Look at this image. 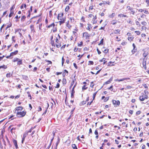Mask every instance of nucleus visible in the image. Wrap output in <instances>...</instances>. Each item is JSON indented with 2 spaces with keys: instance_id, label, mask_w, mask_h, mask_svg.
<instances>
[{
  "instance_id": "1",
  "label": "nucleus",
  "mask_w": 149,
  "mask_h": 149,
  "mask_svg": "<svg viewBox=\"0 0 149 149\" xmlns=\"http://www.w3.org/2000/svg\"><path fill=\"white\" fill-rule=\"evenodd\" d=\"M63 13L61 14H59L58 15L57 18L58 20H60L59 21L60 25L64 23L65 20V18H63Z\"/></svg>"
},
{
  "instance_id": "2",
  "label": "nucleus",
  "mask_w": 149,
  "mask_h": 149,
  "mask_svg": "<svg viewBox=\"0 0 149 149\" xmlns=\"http://www.w3.org/2000/svg\"><path fill=\"white\" fill-rule=\"evenodd\" d=\"M26 112L23 111L22 112H17V116L19 118L23 117L25 115Z\"/></svg>"
},
{
  "instance_id": "3",
  "label": "nucleus",
  "mask_w": 149,
  "mask_h": 149,
  "mask_svg": "<svg viewBox=\"0 0 149 149\" xmlns=\"http://www.w3.org/2000/svg\"><path fill=\"white\" fill-rule=\"evenodd\" d=\"M148 96L146 95H143L139 97V99L141 101H143L145 99H148Z\"/></svg>"
},
{
  "instance_id": "4",
  "label": "nucleus",
  "mask_w": 149,
  "mask_h": 149,
  "mask_svg": "<svg viewBox=\"0 0 149 149\" xmlns=\"http://www.w3.org/2000/svg\"><path fill=\"white\" fill-rule=\"evenodd\" d=\"M127 8L128 10H130L133 15H134L135 13V12L134 10V8L131 7L130 6H127Z\"/></svg>"
},
{
  "instance_id": "5",
  "label": "nucleus",
  "mask_w": 149,
  "mask_h": 149,
  "mask_svg": "<svg viewBox=\"0 0 149 149\" xmlns=\"http://www.w3.org/2000/svg\"><path fill=\"white\" fill-rule=\"evenodd\" d=\"M83 37H85L86 39H88L89 37V34L87 32H85L83 33Z\"/></svg>"
},
{
  "instance_id": "6",
  "label": "nucleus",
  "mask_w": 149,
  "mask_h": 149,
  "mask_svg": "<svg viewBox=\"0 0 149 149\" xmlns=\"http://www.w3.org/2000/svg\"><path fill=\"white\" fill-rule=\"evenodd\" d=\"M112 103L113 104H117V105H119L120 104V102L119 100H112Z\"/></svg>"
},
{
  "instance_id": "7",
  "label": "nucleus",
  "mask_w": 149,
  "mask_h": 149,
  "mask_svg": "<svg viewBox=\"0 0 149 149\" xmlns=\"http://www.w3.org/2000/svg\"><path fill=\"white\" fill-rule=\"evenodd\" d=\"M13 143L14 145H15V147L17 149H18V145L17 144V141L15 139H13Z\"/></svg>"
},
{
  "instance_id": "8",
  "label": "nucleus",
  "mask_w": 149,
  "mask_h": 149,
  "mask_svg": "<svg viewBox=\"0 0 149 149\" xmlns=\"http://www.w3.org/2000/svg\"><path fill=\"white\" fill-rule=\"evenodd\" d=\"M130 78H123L122 79H117L116 80V81H118L119 82L121 81H123L124 80H127L128 79H130Z\"/></svg>"
},
{
  "instance_id": "9",
  "label": "nucleus",
  "mask_w": 149,
  "mask_h": 149,
  "mask_svg": "<svg viewBox=\"0 0 149 149\" xmlns=\"http://www.w3.org/2000/svg\"><path fill=\"white\" fill-rule=\"evenodd\" d=\"M146 60V58H144L143 59V67L145 69H146V61L145 60Z\"/></svg>"
},
{
  "instance_id": "10",
  "label": "nucleus",
  "mask_w": 149,
  "mask_h": 149,
  "mask_svg": "<svg viewBox=\"0 0 149 149\" xmlns=\"http://www.w3.org/2000/svg\"><path fill=\"white\" fill-rule=\"evenodd\" d=\"M32 6H31L30 8V9L29 10L28 12L29 14L27 16V17L28 18H29V17H30V15H31L30 12H31L32 11Z\"/></svg>"
},
{
  "instance_id": "11",
  "label": "nucleus",
  "mask_w": 149,
  "mask_h": 149,
  "mask_svg": "<svg viewBox=\"0 0 149 149\" xmlns=\"http://www.w3.org/2000/svg\"><path fill=\"white\" fill-rule=\"evenodd\" d=\"M23 109V108L22 107H17L15 111V112L17 111V112H19V111H22Z\"/></svg>"
},
{
  "instance_id": "12",
  "label": "nucleus",
  "mask_w": 149,
  "mask_h": 149,
  "mask_svg": "<svg viewBox=\"0 0 149 149\" xmlns=\"http://www.w3.org/2000/svg\"><path fill=\"white\" fill-rule=\"evenodd\" d=\"M18 52V51L17 50H16L14 52H11L10 54V56H13L14 55H16L17 54Z\"/></svg>"
},
{
  "instance_id": "13",
  "label": "nucleus",
  "mask_w": 149,
  "mask_h": 149,
  "mask_svg": "<svg viewBox=\"0 0 149 149\" xmlns=\"http://www.w3.org/2000/svg\"><path fill=\"white\" fill-rule=\"evenodd\" d=\"M120 30L119 29H117L114 31V33L115 34H119L120 33Z\"/></svg>"
},
{
  "instance_id": "14",
  "label": "nucleus",
  "mask_w": 149,
  "mask_h": 149,
  "mask_svg": "<svg viewBox=\"0 0 149 149\" xmlns=\"http://www.w3.org/2000/svg\"><path fill=\"white\" fill-rule=\"evenodd\" d=\"M62 82L63 84V85H64L66 84V83H67L66 79L64 78H63V79Z\"/></svg>"
},
{
  "instance_id": "15",
  "label": "nucleus",
  "mask_w": 149,
  "mask_h": 149,
  "mask_svg": "<svg viewBox=\"0 0 149 149\" xmlns=\"http://www.w3.org/2000/svg\"><path fill=\"white\" fill-rule=\"evenodd\" d=\"M22 60L19 59V61H18L17 63V64L19 65H22Z\"/></svg>"
},
{
  "instance_id": "16",
  "label": "nucleus",
  "mask_w": 149,
  "mask_h": 149,
  "mask_svg": "<svg viewBox=\"0 0 149 149\" xmlns=\"http://www.w3.org/2000/svg\"><path fill=\"white\" fill-rule=\"evenodd\" d=\"M24 7L25 8H26V5L25 4H22L20 7V8L21 9H22Z\"/></svg>"
},
{
  "instance_id": "17",
  "label": "nucleus",
  "mask_w": 149,
  "mask_h": 149,
  "mask_svg": "<svg viewBox=\"0 0 149 149\" xmlns=\"http://www.w3.org/2000/svg\"><path fill=\"white\" fill-rule=\"evenodd\" d=\"M76 80L75 79H73L72 81L70 86V88H71L72 86L73 85L74 83V81Z\"/></svg>"
},
{
  "instance_id": "18",
  "label": "nucleus",
  "mask_w": 149,
  "mask_h": 149,
  "mask_svg": "<svg viewBox=\"0 0 149 149\" xmlns=\"http://www.w3.org/2000/svg\"><path fill=\"white\" fill-rule=\"evenodd\" d=\"M118 16H120V17H128L126 15H125L124 14H120Z\"/></svg>"
},
{
  "instance_id": "19",
  "label": "nucleus",
  "mask_w": 149,
  "mask_h": 149,
  "mask_svg": "<svg viewBox=\"0 0 149 149\" xmlns=\"http://www.w3.org/2000/svg\"><path fill=\"white\" fill-rule=\"evenodd\" d=\"M19 59H19L17 58H15L13 59V61L14 62H16V61L18 62Z\"/></svg>"
},
{
  "instance_id": "20",
  "label": "nucleus",
  "mask_w": 149,
  "mask_h": 149,
  "mask_svg": "<svg viewBox=\"0 0 149 149\" xmlns=\"http://www.w3.org/2000/svg\"><path fill=\"white\" fill-rule=\"evenodd\" d=\"M7 68V67L5 65H3L2 66H0V69L1 68H3L4 69H6Z\"/></svg>"
},
{
  "instance_id": "21",
  "label": "nucleus",
  "mask_w": 149,
  "mask_h": 149,
  "mask_svg": "<svg viewBox=\"0 0 149 149\" xmlns=\"http://www.w3.org/2000/svg\"><path fill=\"white\" fill-rule=\"evenodd\" d=\"M69 21H68L67 23L66 24V26L68 27L69 29H70L71 27V26L69 24Z\"/></svg>"
},
{
  "instance_id": "22",
  "label": "nucleus",
  "mask_w": 149,
  "mask_h": 149,
  "mask_svg": "<svg viewBox=\"0 0 149 149\" xmlns=\"http://www.w3.org/2000/svg\"><path fill=\"white\" fill-rule=\"evenodd\" d=\"M132 46L133 47V48H134V49L133 50H132V52H136V49H134L135 48V45L134 44V43H133L132 45Z\"/></svg>"
},
{
  "instance_id": "23",
  "label": "nucleus",
  "mask_w": 149,
  "mask_h": 149,
  "mask_svg": "<svg viewBox=\"0 0 149 149\" xmlns=\"http://www.w3.org/2000/svg\"><path fill=\"white\" fill-rule=\"evenodd\" d=\"M72 147L73 149H78L75 144H72Z\"/></svg>"
},
{
  "instance_id": "24",
  "label": "nucleus",
  "mask_w": 149,
  "mask_h": 149,
  "mask_svg": "<svg viewBox=\"0 0 149 149\" xmlns=\"http://www.w3.org/2000/svg\"><path fill=\"white\" fill-rule=\"evenodd\" d=\"M13 14H14L13 12V11L10 10V12L9 15V17H11L13 15Z\"/></svg>"
},
{
  "instance_id": "25",
  "label": "nucleus",
  "mask_w": 149,
  "mask_h": 149,
  "mask_svg": "<svg viewBox=\"0 0 149 149\" xmlns=\"http://www.w3.org/2000/svg\"><path fill=\"white\" fill-rule=\"evenodd\" d=\"M54 25H55V24H54V23H53L52 24H51L48 26L47 27L48 28H50L52 27V26H54Z\"/></svg>"
},
{
  "instance_id": "26",
  "label": "nucleus",
  "mask_w": 149,
  "mask_h": 149,
  "mask_svg": "<svg viewBox=\"0 0 149 149\" xmlns=\"http://www.w3.org/2000/svg\"><path fill=\"white\" fill-rule=\"evenodd\" d=\"M12 74H11L10 73L7 74L6 75V77H9L12 76Z\"/></svg>"
},
{
  "instance_id": "27",
  "label": "nucleus",
  "mask_w": 149,
  "mask_h": 149,
  "mask_svg": "<svg viewBox=\"0 0 149 149\" xmlns=\"http://www.w3.org/2000/svg\"><path fill=\"white\" fill-rule=\"evenodd\" d=\"M30 28L31 31H33L34 29V25H31L30 26Z\"/></svg>"
},
{
  "instance_id": "28",
  "label": "nucleus",
  "mask_w": 149,
  "mask_h": 149,
  "mask_svg": "<svg viewBox=\"0 0 149 149\" xmlns=\"http://www.w3.org/2000/svg\"><path fill=\"white\" fill-rule=\"evenodd\" d=\"M26 18V17L25 16H23L21 17V20L22 22H23Z\"/></svg>"
},
{
  "instance_id": "29",
  "label": "nucleus",
  "mask_w": 149,
  "mask_h": 149,
  "mask_svg": "<svg viewBox=\"0 0 149 149\" xmlns=\"http://www.w3.org/2000/svg\"><path fill=\"white\" fill-rule=\"evenodd\" d=\"M70 9V7L69 6H67L66 7L65 9V11L66 12H67Z\"/></svg>"
},
{
  "instance_id": "30",
  "label": "nucleus",
  "mask_w": 149,
  "mask_h": 149,
  "mask_svg": "<svg viewBox=\"0 0 149 149\" xmlns=\"http://www.w3.org/2000/svg\"><path fill=\"white\" fill-rule=\"evenodd\" d=\"M115 13H113L111 15H109V17L110 18L113 17L115 16Z\"/></svg>"
},
{
  "instance_id": "31",
  "label": "nucleus",
  "mask_w": 149,
  "mask_h": 149,
  "mask_svg": "<svg viewBox=\"0 0 149 149\" xmlns=\"http://www.w3.org/2000/svg\"><path fill=\"white\" fill-rule=\"evenodd\" d=\"M51 44L52 46H55V45L54 44V41L53 40H51Z\"/></svg>"
},
{
  "instance_id": "32",
  "label": "nucleus",
  "mask_w": 149,
  "mask_h": 149,
  "mask_svg": "<svg viewBox=\"0 0 149 149\" xmlns=\"http://www.w3.org/2000/svg\"><path fill=\"white\" fill-rule=\"evenodd\" d=\"M27 94H28V96L29 97H30V99L31 100V96L30 94V92L29 91H28L27 92Z\"/></svg>"
},
{
  "instance_id": "33",
  "label": "nucleus",
  "mask_w": 149,
  "mask_h": 149,
  "mask_svg": "<svg viewBox=\"0 0 149 149\" xmlns=\"http://www.w3.org/2000/svg\"><path fill=\"white\" fill-rule=\"evenodd\" d=\"M141 24L144 26L146 25L147 24L146 22L144 21H143L141 22Z\"/></svg>"
},
{
  "instance_id": "34",
  "label": "nucleus",
  "mask_w": 149,
  "mask_h": 149,
  "mask_svg": "<svg viewBox=\"0 0 149 149\" xmlns=\"http://www.w3.org/2000/svg\"><path fill=\"white\" fill-rule=\"evenodd\" d=\"M134 39L133 37H131L128 38V40L129 41H132Z\"/></svg>"
},
{
  "instance_id": "35",
  "label": "nucleus",
  "mask_w": 149,
  "mask_h": 149,
  "mask_svg": "<svg viewBox=\"0 0 149 149\" xmlns=\"http://www.w3.org/2000/svg\"><path fill=\"white\" fill-rule=\"evenodd\" d=\"M97 93V92L94 93L93 94V100L94 99H95V95H96V94Z\"/></svg>"
},
{
  "instance_id": "36",
  "label": "nucleus",
  "mask_w": 149,
  "mask_h": 149,
  "mask_svg": "<svg viewBox=\"0 0 149 149\" xmlns=\"http://www.w3.org/2000/svg\"><path fill=\"white\" fill-rule=\"evenodd\" d=\"M135 32L136 33L137 35H139L141 33L139 31H135Z\"/></svg>"
},
{
  "instance_id": "37",
  "label": "nucleus",
  "mask_w": 149,
  "mask_h": 149,
  "mask_svg": "<svg viewBox=\"0 0 149 149\" xmlns=\"http://www.w3.org/2000/svg\"><path fill=\"white\" fill-rule=\"evenodd\" d=\"M109 49H105L104 51H103V52L105 53H107L108 52Z\"/></svg>"
},
{
  "instance_id": "38",
  "label": "nucleus",
  "mask_w": 149,
  "mask_h": 149,
  "mask_svg": "<svg viewBox=\"0 0 149 149\" xmlns=\"http://www.w3.org/2000/svg\"><path fill=\"white\" fill-rule=\"evenodd\" d=\"M86 101H83L81 103V105H84L86 104Z\"/></svg>"
},
{
  "instance_id": "39",
  "label": "nucleus",
  "mask_w": 149,
  "mask_h": 149,
  "mask_svg": "<svg viewBox=\"0 0 149 149\" xmlns=\"http://www.w3.org/2000/svg\"><path fill=\"white\" fill-rule=\"evenodd\" d=\"M34 129V128H33V127H32L30 130L28 132H27L29 133V132H31L32 130Z\"/></svg>"
},
{
  "instance_id": "40",
  "label": "nucleus",
  "mask_w": 149,
  "mask_h": 149,
  "mask_svg": "<svg viewBox=\"0 0 149 149\" xmlns=\"http://www.w3.org/2000/svg\"><path fill=\"white\" fill-rule=\"evenodd\" d=\"M83 42H81L80 43H78V46H81L83 45Z\"/></svg>"
},
{
  "instance_id": "41",
  "label": "nucleus",
  "mask_w": 149,
  "mask_h": 149,
  "mask_svg": "<svg viewBox=\"0 0 149 149\" xmlns=\"http://www.w3.org/2000/svg\"><path fill=\"white\" fill-rule=\"evenodd\" d=\"M136 24L137 25H139V26H141V24H140L139 22L138 21H136Z\"/></svg>"
},
{
  "instance_id": "42",
  "label": "nucleus",
  "mask_w": 149,
  "mask_h": 149,
  "mask_svg": "<svg viewBox=\"0 0 149 149\" xmlns=\"http://www.w3.org/2000/svg\"><path fill=\"white\" fill-rule=\"evenodd\" d=\"M70 19L71 22H74V20L73 19V17H71L70 18Z\"/></svg>"
},
{
  "instance_id": "43",
  "label": "nucleus",
  "mask_w": 149,
  "mask_h": 149,
  "mask_svg": "<svg viewBox=\"0 0 149 149\" xmlns=\"http://www.w3.org/2000/svg\"><path fill=\"white\" fill-rule=\"evenodd\" d=\"M106 60L105 58H103L102 59L99 60L100 62H102V61H104Z\"/></svg>"
},
{
  "instance_id": "44",
  "label": "nucleus",
  "mask_w": 149,
  "mask_h": 149,
  "mask_svg": "<svg viewBox=\"0 0 149 149\" xmlns=\"http://www.w3.org/2000/svg\"><path fill=\"white\" fill-rule=\"evenodd\" d=\"M88 26L87 29L88 30H89L90 31V28L91 27V26H91L90 24H88Z\"/></svg>"
},
{
  "instance_id": "45",
  "label": "nucleus",
  "mask_w": 149,
  "mask_h": 149,
  "mask_svg": "<svg viewBox=\"0 0 149 149\" xmlns=\"http://www.w3.org/2000/svg\"><path fill=\"white\" fill-rule=\"evenodd\" d=\"M93 81L91 82L90 86V87L92 88H93L94 85V84H93Z\"/></svg>"
},
{
  "instance_id": "46",
  "label": "nucleus",
  "mask_w": 149,
  "mask_h": 149,
  "mask_svg": "<svg viewBox=\"0 0 149 149\" xmlns=\"http://www.w3.org/2000/svg\"><path fill=\"white\" fill-rule=\"evenodd\" d=\"M86 86L85 85H84L82 87V90H86L87 89V87H85Z\"/></svg>"
},
{
  "instance_id": "47",
  "label": "nucleus",
  "mask_w": 149,
  "mask_h": 149,
  "mask_svg": "<svg viewBox=\"0 0 149 149\" xmlns=\"http://www.w3.org/2000/svg\"><path fill=\"white\" fill-rule=\"evenodd\" d=\"M73 65H74V67L76 69H77L78 68V67L77 66V65L75 63H73Z\"/></svg>"
},
{
  "instance_id": "48",
  "label": "nucleus",
  "mask_w": 149,
  "mask_h": 149,
  "mask_svg": "<svg viewBox=\"0 0 149 149\" xmlns=\"http://www.w3.org/2000/svg\"><path fill=\"white\" fill-rule=\"evenodd\" d=\"M94 133H95V134L96 135H98V132L97 130H95Z\"/></svg>"
},
{
  "instance_id": "49",
  "label": "nucleus",
  "mask_w": 149,
  "mask_h": 149,
  "mask_svg": "<svg viewBox=\"0 0 149 149\" xmlns=\"http://www.w3.org/2000/svg\"><path fill=\"white\" fill-rule=\"evenodd\" d=\"M97 51L99 54H100L101 53V52L100 51L98 48L97 49Z\"/></svg>"
},
{
  "instance_id": "50",
  "label": "nucleus",
  "mask_w": 149,
  "mask_h": 149,
  "mask_svg": "<svg viewBox=\"0 0 149 149\" xmlns=\"http://www.w3.org/2000/svg\"><path fill=\"white\" fill-rule=\"evenodd\" d=\"M60 84L58 83H57L56 85V86L55 87L56 88H58L59 87Z\"/></svg>"
},
{
  "instance_id": "51",
  "label": "nucleus",
  "mask_w": 149,
  "mask_h": 149,
  "mask_svg": "<svg viewBox=\"0 0 149 149\" xmlns=\"http://www.w3.org/2000/svg\"><path fill=\"white\" fill-rule=\"evenodd\" d=\"M42 26V24L41 23L40 24L39 26V30H41V26Z\"/></svg>"
},
{
  "instance_id": "52",
  "label": "nucleus",
  "mask_w": 149,
  "mask_h": 149,
  "mask_svg": "<svg viewBox=\"0 0 149 149\" xmlns=\"http://www.w3.org/2000/svg\"><path fill=\"white\" fill-rule=\"evenodd\" d=\"M127 42H122L121 43L122 45H125L126 44Z\"/></svg>"
},
{
  "instance_id": "53",
  "label": "nucleus",
  "mask_w": 149,
  "mask_h": 149,
  "mask_svg": "<svg viewBox=\"0 0 149 149\" xmlns=\"http://www.w3.org/2000/svg\"><path fill=\"white\" fill-rule=\"evenodd\" d=\"M28 135V132H25V134H24L23 136H25V137H26V136Z\"/></svg>"
},
{
  "instance_id": "54",
  "label": "nucleus",
  "mask_w": 149,
  "mask_h": 149,
  "mask_svg": "<svg viewBox=\"0 0 149 149\" xmlns=\"http://www.w3.org/2000/svg\"><path fill=\"white\" fill-rule=\"evenodd\" d=\"M42 20V19H41V18H40L39 19L38 21H37V22L36 23V24H38V23L39 22H41Z\"/></svg>"
},
{
  "instance_id": "55",
  "label": "nucleus",
  "mask_w": 149,
  "mask_h": 149,
  "mask_svg": "<svg viewBox=\"0 0 149 149\" xmlns=\"http://www.w3.org/2000/svg\"><path fill=\"white\" fill-rule=\"evenodd\" d=\"M132 88V87L131 86H127L126 89H130V88Z\"/></svg>"
},
{
  "instance_id": "56",
  "label": "nucleus",
  "mask_w": 149,
  "mask_h": 149,
  "mask_svg": "<svg viewBox=\"0 0 149 149\" xmlns=\"http://www.w3.org/2000/svg\"><path fill=\"white\" fill-rule=\"evenodd\" d=\"M89 63H90L92 65H93L94 64V63L93 61H89L88 62Z\"/></svg>"
},
{
  "instance_id": "57",
  "label": "nucleus",
  "mask_w": 149,
  "mask_h": 149,
  "mask_svg": "<svg viewBox=\"0 0 149 149\" xmlns=\"http://www.w3.org/2000/svg\"><path fill=\"white\" fill-rule=\"evenodd\" d=\"M144 11V10H143L142 9H139V10H138V11L139 12H143Z\"/></svg>"
},
{
  "instance_id": "58",
  "label": "nucleus",
  "mask_w": 149,
  "mask_h": 149,
  "mask_svg": "<svg viewBox=\"0 0 149 149\" xmlns=\"http://www.w3.org/2000/svg\"><path fill=\"white\" fill-rule=\"evenodd\" d=\"M7 11H6L5 12H4L3 13V16H5L6 14L7 13Z\"/></svg>"
},
{
  "instance_id": "59",
  "label": "nucleus",
  "mask_w": 149,
  "mask_h": 149,
  "mask_svg": "<svg viewBox=\"0 0 149 149\" xmlns=\"http://www.w3.org/2000/svg\"><path fill=\"white\" fill-rule=\"evenodd\" d=\"M78 48H76V47H75L74 49V52H76L77 50H78Z\"/></svg>"
},
{
  "instance_id": "60",
  "label": "nucleus",
  "mask_w": 149,
  "mask_h": 149,
  "mask_svg": "<svg viewBox=\"0 0 149 149\" xmlns=\"http://www.w3.org/2000/svg\"><path fill=\"white\" fill-rule=\"evenodd\" d=\"M93 9V6H91L89 7V10H92Z\"/></svg>"
},
{
  "instance_id": "61",
  "label": "nucleus",
  "mask_w": 149,
  "mask_h": 149,
  "mask_svg": "<svg viewBox=\"0 0 149 149\" xmlns=\"http://www.w3.org/2000/svg\"><path fill=\"white\" fill-rule=\"evenodd\" d=\"M133 111L130 110L129 111V112L130 114H133Z\"/></svg>"
},
{
  "instance_id": "62",
  "label": "nucleus",
  "mask_w": 149,
  "mask_h": 149,
  "mask_svg": "<svg viewBox=\"0 0 149 149\" xmlns=\"http://www.w3.org/2000/svg\"><path fill=\"white\" fill-rule=\"evenodd\" d=\"M141 113V111H137L136 113V114L137 115H139Z\"/></svg>"
},
{
  "instance_id": "63",
  "label": "nucleus",
  "mask_w": 149,
  "mask_h": 149,
  "mask_svg": "<svg viewBox=\"0 0 149 149\" xmlns=\"http://www.w3.org/2000/svg\"><path fill=\"white\" fill-rule=\"evenodd\" d=\"M103 40L104 39L103 38L100 41V43H101L102 44H103Z\"/></svg>"
},
{
  "instance_id": "64",
  "label": "nucleus",
  "mask_w": 149,
  "mask_h": 149,
  "mask_svg": "<svg viewBox=\"0 0 149 149\" xmlns=\"http://www.w3.org/2000/svg\"><path fill=\"white\" fill-rule=\"evenodd\" d=\"M42 110V109L40 107H39L38 108V111H40Z\"/></svg>"
}]
</instances>
